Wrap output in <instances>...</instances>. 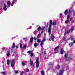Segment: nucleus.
Segmentation results:
<instances>
[{"instance_id": "20", "label": "nucleus", "mask_w": 75, "mask_h": 75, "mask_svg": "<svg viewBox=\"0 0 75 75\" xmlns=\"http://www.w3.org/2000/svg\"><path fill=\"white\" fill-rule=\"evenodd\" d=\"M41 36V34H39L38 35V36H37V38H40Z\"/></svg>"}, {"instance_id": "23", "label": "nucleus", "mask_w": 75, "mask_h": 75, "mask_svg": "<svg viewBox=\"0 0 75 75\" xmlns=\"http://www.w3.org/2000/svg\"><path fill=\"white\" fill-rule=\"evenodd\" d=\"M15 47H16V44L14 43H13V46L12 47L13 48H15Z\"/></svg>"}, {"instance_id": "49", "label": "nucleus", "mask_w": 75, "mask_h": 75, "mask_svg": "<svg viewBox=\"0 0 75 75\" xmlns=\"http://www.w3.org/2000/svg\"><path fill=\"white\" fill-rule=\"evenodd\" d=\"M70 12H71V11H70V10H69V13H70Z\"/></svg>"}, {"instance_id": "4", "label": "nucleus", "mask_w": 75, "mask_h": 75, "mask_svg": "<svg viewBox=\"0 0 75 75\" xmlns=\"http://www.w3.org/2000/svg\"><path fill=\"white\" fill-rule=\"evenodd\" d=\"M46 40L45 39V38H43V40L41 41V42L40 44V46L42 47V45H43V43H44V42Z\"/></svg>"}, {"instance_id": "31", "label": "nucleus", "mask_w": 75, "mask_h": 75, "mask_svg": "<svg viewBox=\"0 0 75 75\" xmlns=\"http://www.w3.org/2000/svg\"><path fill=\"white\" fill-rule=\"evenodd\" d=\"M71 40H74V37H73L72 36H71Z\"/></svg>"}, {"instance_id": "17", "label": "nucleus", "mask_w": 75, "mask_h": 75, "mask_svg": "<svg viewBox=\"0 0 75 75\" xmlns=\"http://www.w3.org/2000/svg\"><path fill=\"white\" fill-rule=\"evenodd\" d=\"M14 1H12V3L11 4V6H13V5H14Z\"/></svg>"}, {"instance_id": "53", "label": "nucleus", "mask_w": 75, "mask_h": 75, "mask_svg": "<svg viewBox=\"0 0 75 75\" xmlns=\"http://www.w3.org/2000/svg\"><path fill=\"white\" fill-rule=\"evenodd\" d=\"M32 27H31V26H30L29 29H31V28Z\"/></svg>"}, {"instance_id": "6", "label": "nucleus", "mask_w": 75, "mask_h": 75, "mask_svg": "<svg viewBox=\"0 0 75 75\" xmlns=\"http://www.w3.org/2000/svg\"><path fill=\"white\" fill-rule=\"evenodd\" d=\"M70 17V16L68 15L67 16V21H65V23H67L69 22V18Z\"/></svg>"}, {"instance_id": "48", "label": "nucleus", "mask_w": 75, "mask_h": 75, "mask_svg": "<svg viewBox=\"0 0 75 75\" xmlns=\"http://www.w3.org/2000/svg\"><path fill=\"white\" fill-rule=\"evenodd\" d=\"M46 54V51H44V54L45 55Z\"/></svg>"}, {"instance_id": "29", "label": "nucleus", "mask_w": 75, "mask_h": 75, "mask_svg": "<svg viewBox=\"0 0 75 75\" xmlns=\"http://www.w3.org/2000/svg\"><path fill=\"white\" fill-rule=\"evenodd\" d=\"M2 49L3 50H4H4H7V48L4 47H3V48H2Z\"/></svg>"}, {"instance_id": "25", "label": "nucleus", "mask_w": 75, "mask_h": 75, "mask_svg": "<svg viewBox=\"0 0 75 75\" xmlns=\"http://www.w3.org/2000/svg\"><path fill=\"white\" fill-rule=\"evenodd\" d=\"M34 46L35 47H37V46L38 45V44H37V43H35L34 44Z\"/></svg>"}, {"instance_id": "47", "label": "nucleus", "mask_w": 75, "mask_h": 75, "mask_svg": "<svg viewBox=\"0 0 75 75\" xmlns=\"http://www.w3.org/2000/svg\"><path fill=\"white\" fill-rule=\"evenodd\" d=\"M16 48H17V49L18 48V46H17V45H16Z\"/></svg>"}, {"instance_id": "12", "label": "nucleus", "mask_w": 75, "mask_h": 75, "mask_svg": "<svg viewBox=\"0 0 75 75\" xmlns=\"http://www.w3.org/2000/svg\"><path fill=\"white\" fill-rule=\"evenodd\" d=\"M51 38H52V41H54V36L53 35H51Z\"/></svg>"}, {"instance_id": "45", "label": "nucleus", "mask_w": 75, "mask_h": 75, "mask_svg": "<svg viewBox=\"0 0 75 75\" xmlns=\"http://www.w3.org/2000/svg\"><path fill=\"white\" fill-rule=\"evenodd\" d=\"M52 65V63L51 62H50L49 64V65Z\"/></svg>"}, {"instance_id": "36", "label": "nucleus", "mask_w": 75, "mask_h": 75, "mask_svg": "<svg viewBox=\"0 0 75 75\" xmlns=\"http://www.w3.org/2000/svg\"><path fill=\"white\" fill-rule=\"evenodd\" d=\"M20 48H22V44L21 43H20Z\"/></svg>"}, {"instance_id": "21", "label": "nucleus", "mask_w": 75, "mask_h": 75, "mask_svg": "<svg viewBox=\"0 0 75 75\" xmlns=\"http://www.w3.org/2000/svg\"><path fill=\"white\" fill-rule=\"evenodd\" d=\"M73 45V43H70L69 44V45L70 47H72Z\"/></svg>"}, {"instance_id": "11", "label": "nucleus", "mask_w": 75, "mask_h": 75, "mask_svg": "<svg viewBox=\"0 0 75 75\" xmlns=\"http://www.w3.org/2000/svg\"><path fill=\"white\" fill-rule=\"evenodd\" d=\"M33 40H34V38H33V36H31V37L30 38V42H31V43H32L33 42Z\"/></svg>"}, {"instance_id": "8", "label": "nucleus", "mask_w": 75, "mask_h": 75, "mask_svg": "<svg viewBox=\"0 0 75 75\" xmlns=\"http://www.w3.org/2000/svg\"><path fill=\"white\" fill-rule=\"evenodd\" d=\"M6 7H7V5L6 4H4L3 7V10L4 11H6L7 10V8H6Z\"/></svg>"}, {"instance_id": "52", "label": "nucleus", "mask_w": 75, "mask_h": 75, "mask_svg": "<svg viewBox=\"0 0 75 75\" xmlns=\"http://www.w3.org/2000/svg\"><path fill=\"white\" fill-rule=\"evenodd\" d=\"M44 33V31H42L41 32V33Z\"/></svg>"}, {"instance_id": "27", "label": "nucleus", "mask_w": 75, "mask_h": 75, "mask_svg": "<svg viewBox=\"0 0 75 75\" xmlns=\"http://www.w3.org/2000/svg\"><path fill=\"white\" fill-rule=\"evenodd\" d=\"M32 52H33L32 51L29 50L27 52V53L28 54H31Z\"/></svg>"}, {"instance_id": "5", "label": "nucleus", "mask_w": 75, "mask_h": 75, "mask_svg": "<svg viewBox=\"0 0 75 75\" xmlns=\"http://www.w3.org/2000/svg\"><path fill=\"white\" fill-rule=\"evenodd\" d=\"M11 64L12 67H14V65H15V62H14V61L13 60H12L11 62Z\"/></svg>"}, {"instance_id": "57", "label": "nucleus", "mask_w": 75, "mask_h": 75, "mask_svg": "<svg viewBox=\"0 0 75 75\" xmlns=\"http://www.w3.org/2000/svg\"><path fill=\"white\" fill-rule=\"evenodd\" d=\"M66 69L67 70L68 69V68H67Z\"/></svg>"}, {"instance_id": "14", "label": "nucleus", "mask_w": 75, "mask_h": 75, "mask_svg": "<svg viewBox=\"0 0 75 75\" xmlns=\"http://www.w3.org/2000/svg\"><path fill=\"white\" fill-rule=\"evenodd\" d=\"M63 53H64V50L62 48L60 51V54H63Z\"/></svg>"}, {"instance_id": "30", "label": "nucleus", "mask_w": 75, "mask_h": 75, "mask_svg": "<svg viewBox=\"0 0 75 75\" xmlns=\"http://www.w3.org/2000/svg\"><path fill=\"white\" fill-rule=\"evenodd\" d=\"M14 72L15 74H18V71L15 70Z\"/></svg>"}, {"instance_id": "13", "label": "nucleus", "mask_w": 75, "mask_h": 75, "mask_svg": "<svg viewBox=\"0 0 75 75\" xmlns=\"http://www.w3.org/2000/svg\"><path fill=\"white\" fill-rule=\"evenodd\" d=\"M60 66L59 65H57V67L56 68V69H60Z\"/></svg>"}, {"instance_id": "22", "label": "nucleus", "mask_w": 75, "mask_h": 75, "mask_svg": "<svg viewBox=\"0 0 75 75\" xmlns=\"http://www.w3.org/2000/svg\"><path fill=\"white\" fill-rule=\"evenodd\" d=\"M67 13H68V10H66L64 11V14L65 15H67Z\"/></svg>"}, {"instance_id": "15", "label": "nucleus", "mask_w": 75, "mask_h": 75, "mask_svg": "<svg viewBox=\"0 0 75 75\" xmlns=\"http://www.w3.org/2000/svg\"><path fill=\"white\" fill-rule=\"evenodd\" d=\"M57 24V22L55 21H54L52 25H55Z\"/></svg>"}, {"instance_id": "39", "label": "nucleus", "mask_w": 75, "mask_h": 75, "mask_svg": "<svg viewBox=\"0 0 75 75\" xmlns=\"http://www.w3.org/2000/svg\"><path fill=\"white\" fill-rule=\"evenodd\" d=\"M2 74L3 75H5L6 74V72H5V71H4V72H2Z\"/></svg>"}, {"instance_id": "3", "label": "nucleus", "mask_w": 75, "mask_h": 75, "mask_svg": "<svg viewBox=\"0 0 75 75\" xmlns=\"http://www.w3.org/2000/svg\"><path fill=\"white\" fill-rule=\"evenodd\" d=\"M39 59V58H37L35 62V63L36 64V67L37 68H38V67H39V65H40V62H38Z\"/></svg>"}, {"instance_id": "32", "label": "nucleus", "mask_w": 75, "mask_h": 75, "mask_svg": "<svg viewBox=\"0 0 75 75\" xmlns=\"http://www.w3.org/2000/svg\"><path fill=\"white\" fill-rule=\"evenodd\" d=\"M13 1H14V2L15 4L17 3V0H13Z\"/></svg>"}, {"instance_id": "28", "label": "nucleus", "mask_w": 75, "mask_h": 75, "mask_svg": "<svg viewBox=\"0 0 75 75\" xmlns=\"http://www.w3.org/2000/svg\"><path fill=\"white\" fill-rule=\"evenodd\" d=\"M9 52H10L8 51L7 52V57H9V56H10V53H9Z\"/></svg>"}, {"instance_id": "50", "label": "nucleus", "mask_w": 75, "mask_h": 75, "mask_svg": "<svg viewBox=\"0 0 75 75\" xmlns=\"http://www.w3.org/2000/svg\"><path fill=\"white\" fill-rule=\"evenodd\" d=\"M33 39H34V40H36V38L34 37V38H33Z\"/></svg>"}, {"instance_id": "55", "label": "nucleus", "mask_w": 75, "mask_h": 75, "mask_svg": "<svg viewBox=\"0 0 75 75\" xmlns=\"http://www.w3.org/2000/svg\"><path fill=\"white\" fill-rule=\"evenodd\" d=\"M60 16H62V13H60Z\"/></svg>"}, {"instance_id": "24", "label": "nucleus", "mask_w": 75, "mask_h": 75, "mask_svg": "<svg viewBox=\"0 0 75 75\" xmlns=\"http://www.w3.org/2000/svg\"><path fill=\"white\" fill-rule=\"evenodd\" d=\"M41 41V39H38L37 40V42L38 43H39V42H40Z\"/></svg>"}, {"instance_id": "38", "label": "nucleus", "mask_w": 75, "mask_h": 75, "mask_svg": "<svg viewBox=\"0 0 75 75\" xmlns=\"http://www.w3.org/2000/svg\"><path fill=\"white\" fill-rule=\"evenodd\" d=\"M73 11L74 12V13H73V16H75V11H74V10L73 9Z\"/></svg>"}, {"instance_id": "33", "label": "nucleus", "mask_w": 75, "mask_h": 75, "mask_svg": "<svg viewBox=\"0 0 75 75\" xmlns=\"http://www.w3.org/2000/svg\"><path fill=\"white\" fill-rule=\"evenodd\" d=\"M7 3L8 5H9V4H10V1H8L7 2Z\"/></svg>"}, {"instance_id": "56", "label": "nucleus", "mask_w": 75, "mask_h": 75, "mask_svg": "<svg viewBox=\"0 0 75 75\" xmlns=\"http://www.w3.org/2000/svg\"><path fill=\"white\" fill-rule=\"evenodd\" d=\"M10 6L8 5V7H10Z\"/></svg>"}, {"instance_id": "35", "label": "nucleus", "mask_w": 75, "mask_h": 75, "mask_svg": "<svg viewBox=\"0 0 75 75\" xmlns=\"http://www.w3.org/2000/svg\"><path fill=\"white\" fill-rule=\"evenodd\" d=\"M26 48V46H25V45L23 46V47H22V48H23V49H25V48Z\"/></svg>"}, {"instance_id": "58", "label": "nucleus", "mask_w": 75, "mask_h": 75, "mask_svg": "<svg viewBox=\"0 0 75 75\" xmlns=\"http://www.w3.org/2000/svg\"><path fill=\"white\" fill-rule=\"evenodd\" d=\"M73 3H75V1L74 2H73Z\"/></svg>"}, {"instance_id": "46", "label": "nucleus", "mask_w": 75, "mask_h": 75, "mask_svg": "<svg viewBox=\"0 0 75 75\" xmlns=\"http://www.w3.org/2000/svg\"><path fill=\"white\" fill-rule=\"evenodd\" d=\"M66 39V38H65V37H64L63 40H64V41H65V39Z\"/></svg>"}, {"instance_id": "51", "label": "nucleus", "mask_w": 75, "mask_h": 75, "mask_svg": "<svg viewBox=\"0 0 75 75\" xmlns=\"http://www.w3.org/2000/svg\"><path fill=\"white\" fill-rule=\"evenodd\" d=\"M70 21H71V20H72V18H70Z\"/></svg>"}, {"instance_id": "43", "label": "nucleus", "mask_w": 75, "mask_h": 75, "mask_svg": "<svg viewBox=\"0 0 75 75\" xmlns=\"http://www.w3.org/2000/svg\"><path fill=\"white\" fill-rule=\"evenodd\" d=\"M24 74V72H22L21 73V74L20 75H23Z\"/></svg>"}, {"instance_id": "42", "label": "nucleus", "mask_w": 75, "mask_h": 75, "mask_svg": "<svg viewBox=\"0 0 75 75\" xmlns=\"http://www.w3.org/2000/svg\"><path fill=\"white\" fill-rule=\"evenodd\" d=\"M34 55L32 53H31L30 54V56L31 57H33V56Z\"/></svg>"}, {"instance_id": "2", "label": "nucleus", "mask_w": 75, "mask_h": 75, "mask_svg": "<svg viewBox=\"0 0 75 75\" xmlns=\"http://www.w3.org/2000/svg\"><path fill=\"white\" fill-rule=\"evenodd\" d=\"M73 31H74V26H72L71 29H69V30H67V32H65L64 35H65L66 34H68L69 33L72 32Z\"/></svg>"}, {"instance_id": "16", "label": "nucleus", "mask_w": 75, "mask_h": 75, "mask_svg": "<svg viewBox=\"0 0 75 75\" xmlns=\"http://www.w3.org/2000/svg\"><path fill=\"white\" fill-rule=\"evenodd\" d=\"M9 48H10V49L11 50V51L12 52L14 51V48H13V47H9Z\"/></svg>"}, {"instance_id": "34", "label": "nucleus", "mask_w": 75, "mask_h": 75, "mask_svg": "<svg viewBox=\"0 0 75 75\" xmlns=\"http://www.w3.org/2000/svg\"><path fill=\"white\" fill-rule=\"evenodd\" d=\"M36 32L37 30H35L33 33L35 35H36V34H37V33H36Z\"/></svg>"}, {"instance_id": "10", "label": "nucleus", "mask_w": 75, "mask_h": 75, "mask_svg": "<svg viewBox=\"0 0 75 75\" xmlns=\"http://www.w3.org/2000/svg\"><path fill=\"white\" fill-rule=\"evenodd\" d=\"M40 30H44V28H41V27L39 26L38 28V31H40Z\"/></svg>"}, {"instance_id": "1", "label": "nucleus", "mask_w": 75, "mask_h": 75, "mask_svg": "<svg viewBox=\"0 0 75 75\" xmlns=\"http://www.w3.org/2000/svg\"><path fill=\"white\" fill-rule=\"evenodd\" d=\"M53 23L51 20L50 21V25L48 28V33L50 34L51 33V25H52Z\"/></svg>"}, {"instance_id": "19", "label": "nucleus", "mask_w": 75, "mask_h": 75, "mask_svg": "<svg viewBox=\"0 0 75 75\" xmlns=\"http://www.w3.org/2000/svg\"><path fill=\"white\" fill-rule=\"evenodd\" d=\"M41 74L43 75H45V73H44V71L42 70L41 71Z\"/></svg>"}, {"instance_id": "40", "label": "nucleus", "mask_w": 75, "mask_h": 75, "mask_svg": "<svg viewBox=\"0 0 75 75\" xmlns=\"http://www.w3.org/2000/svg\"><path fill=\"white\" fill-rule=\"evenodd\" d=\"M22 65L23 66H24V65H25V64L24 63V62H22Z\"/></svg>"}, {"instance_id": "54", "label": "nucleus", "mask_w": 75, "mask_h": 75, "mask_svg": "<svg viewBox=\"0 0 75 75\" xmlns=\"http://www.w3.org/2000/svg\"><path fill=\"white\" fill-rule=\"evenodd\" d=\"M28 44H29V45H31L30 44V42H29Z\"/></svg>"}, {"instance_id": "7", "label": "nucleus", "mask_w": 75, "mask_h": 75, "mask_svg": "<svg viewBox=\"0 0 75 75\" xmlns=\"http://www.w3.org/2000/svg\"><path fill=\"white\" fill-rule=\"evenodd\" d=\"M30 62V66H31V67L32 66V65H33V67H34V65H34V64H33V62L31 60V59H30V60L29 61Z\"/></svg>"}, {"instance_id": "18", "label": "nucleus", "mask_w": 75, "mask_h": 75, "mask_svg": "<svg viewBox=\"0 0 75 75\" xmlns=\"http://www.w3.org/2000/svg\"><path fill=\"white\" fill-rule=\"evenodd\" d=\"M59 48V46H58L57 47L54 48V51H56V50H57V49H58Z\"/></svg>"}, {"instance_id": "44", "label": "nucleus", "mask_w": 75, "mask_h": 75, "mask_svg": "<svg viewBox=\"0 0 75 75\" xmlns=\"http://www.w3.org/2000/svg\"><path fill=\"white\" fill-rule=\"evenodd\" d=\"M58 51H57L54 52V54H57V53H58Z\"/></svg>"}, {"instance_id": "41", "label": "nucleus", "mask_w": 75, "mask_h": 75, "mask_svg": "<svg viewBox=\"0 0 75 75\" xmlns=\"http://www.w3.org/2000/svg\"><path fill=\"white\" fill-rule=\"evenodd\" d=\"M25 71L26 72H29V69H26L25 70Z\"/></svg>"}, {"instance_id": "9", "label": "nucleus", "mask_w": 75, "mask_h": 75, "mask_svg": "<svg viewBox=\"0 0 75 75\" xmlns=\"http://www.w3.org/2000/svg\"><path fill=\"white\" fill-rule=\"evenodd\" d=\"M63 72H64V70H60L59 71V73L57 75H62L63 74Z\"/></svg>"}, {"instance_id": "59", "label": "nucleus", "mask_w": 75, "mask_h": 75, "mask_svg": "<svg viewBox=\"0 0 75 75\" xmlns=\"http://www.w3.org/2000/svg\"><path fill=\"white\" fill-rule=\"evenodd\" d=\"M29 29V28H28L27 29V30H28Z\"/></svg>"}, {"instance_id": "37", "label": "nucleus", "mask_w": 75, "mask_h": 75, "mask_svg": "<svg viewBox=\"0 0 75 75\" xmlns=\"http://www.w3.org/2000/svg\"><path fill=\"white\" fill-rule=\"evenodd\" d=\"M68 57V55L67 54H66L64 55V57L65 58H67V57Z\"/></svg>"}, {"instance_id": "26", "label": "nucleus", "mask_w": 75, "mask_h": 75, "mask_svg": "<svg viewBox=\"0 0 75 75\" xmlns=\"http://www.w3.org/2000/svg\"><path fill=\"white\" fill-rule=\"evenodd\" d=\"M10 64V60L9 59H8L7 60V65H9Z\"/></svg>"}]
</instances>
